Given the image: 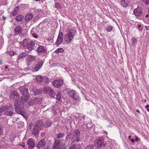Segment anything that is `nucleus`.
Listing matches in <instances>:
<instances>
[{
	"instance_id": "obj_1",
	"label": "nucleus",
	"mask_w": 149,
	"mask_h": 149,
	"mask_svg": "<svg viewBox=\"0 0 149 149\" xmlns=\"http://www.w3.org/2000/svg\"><path fill=\"white\" fill-rule=\"evenodd\" d=\"M29 99V96H22L21 97V102L17 101L15 102L14 106L16 112L18 114L22 116L23 117L26 118V111L24 108V103L27 101Z\"/></svg>"
},
{
	"instance_id": "obj_2",
	"label": "nucleus",
	"mask_w": 149,
	"mask_h": 149,
	"mask_svg": "<svg viewBox=\"0 0 149 149\" xmlns=\"http://www.w3.org/2000/svg\"><path fill=\"white\" fill-rule=\"evenodd\" d=\"M76 33L75 29L74 28H71L69 31L65 34L64 39L65 42L68 43H70L74 39Z\"/></svg>"
},
{
	"instance_id": "obj_3",
	"label": "nucleus",
	"mask_w": 149,
	"mask_h": 149,
	"mask_svg": "<svg viewBox=\"0 0 149 149\" xmlns=\"http://www.w3.org/2000/svg\"><path fill=\"white\" fill-rule=\"evenodd\" d=\"M28 39H25L23 41L24 47L25 49H27L29 51H31L35 47L36 43L33 41H31L28 42Z\"/></svg>"
},
{
	"instance_id": "obj_4",
	"label": "nucleus",
	"mask_w": 149,
	"mask_h": 149,
	"mask_svg": "<svg viewBox=\"0 0 149 149\" xmlns=\"http://www.w3.org/2000/svg\"><path fill=\"white\" fill-rule=\"evenodd\" d=\"M80 135V133L79 130H75L73 132L72 136V139L73 140V141L71 143V144L75 143L76 142H78L80 141L79 137Z\"/></svg>"
},
{
	"instance_id": "obj_5",
	"label": "nucleus",
	"mask_w": 149,
	"mask_h": 149,
	"mask_svg": "<svg viewBox=\"0 0 149 149\" xmlns=\"http://www.w3.org/2000/svg\"><path fill=\"white\" fill-rule=\"evenodd\" d=\"M53 148L54 149H66V146L64 144L62 143L60 141L56 140L53 145Z\"/></svg>"
},
{
	"instance_id": "obj_6",
	"label": "nucleus",
	"mask_w": 149,
	"mask_h": 149,
	"mask_svg": "<svg viewBox=\"0 0 149 149\" xmlns=\"http://www.w3.org/2000/svg\"><path fill=\"white\" fill-rule=\"evenodd\" d=\"M10 98L11 100H15V102L17 103L19 99V95L17 92L14 91L11 93Z\"/></svg>"
},
{
	"instance_id": "obj_7",
	"label": "nucleus",
	"mask_w": 149,
	"mask_h": 149,
	"mask_svg": "<svg viewBox=\"0 0 149 149\" xmlns=\"http://www.w3.org/2000/svg\"><path fill=\"white\" fill-rule=\"evenodd\" d=\"M63 81L60 79L54 80L52 82V84L55 88H58L60 87L63 84Z\"/></svg>"
},
{
	"instance_id": "obj_8",
	"label": "nucleus",
	"mask_w": 149,
	"mask_h": 149,
	"mask_svg": "<svg viewBox=\"0 0 149 149\" xmlns=\"http://www.w3.org/2000/svg\"><path fill=\"white\" fill-rule=\"evenodd\" d=\"M42 102V100L40 98H34L31 100H29L28 102L29 105L39 104Z\"/></svg>"
},
{
	"instance_id": "obj_9",
	"label": "nucleus",
	"mask_w": 149,
	"mask_h": 149,
	"mask_svg": "<svg viewBox=\"0 0 149 149\" xmlns=\"http://www.w3.org/2000/svg\"><path fill=\"white\" fill-rule=\"evenodd\" d=\"M43 91L46 93L49 94V95L52 97H54L55 95V93L54 91L49 87H44L43 89Z\"/></svg>"
},
{
	"instance_id": "obj_10",
	"label": "nucleus",
	"mask_w": 149,
	"mask_h": 149,
	"mask_svg": "<svg viewBox=\"0 0 149 149\" xmlns=\"http://www.w3.org/2000/svg\"><path fill=\"white\" fill-rule=\"evenodd\" d=\"M35 141L32 138L29 139L28 140L26 145L28 146V147L29 149H33L34 148L35 145Z\"/></svg>"
},
{
	"instance_id": "obj_11",
	"label": "nucleus",
	"mask_w": 149,
	"mask_h": 149,
	"mask_svg": "<svg viewBox=\"0 0 149 149\" xmlns=\"http://www.w3.org/2000/svg\"><path fill=\"white\" fill-rule=\"evenodd\" d=\"M68 94L74 100H77L79 99V97L77 95L76 92L75 90H71L69 91L68 93Z\"/></svg>"
},
{
	"instance_id": "obj_12",
	"label": "nucleus",
	"mask_w": 149,
	"mask_h": 149,
	"mask_svg": "<svg viewBox=\"0 0 149 149\" xmlns=\"http://www.w3.org/2000/svg\"><path fill=\"white\" fill-rule=\"evenodd\" d=\"M46 145V142L45 139H41L36 145V147L39 149L40 148H43Z\"/></svg>"
},
{
	"instance_id": "obj_13",
	"label": "nucleus",
	"mask_w": 149,
	"mask_h": 149,
	"mask_svg": "<svg viewBox=\"0 0 149 149\" xmlns=\"http://www.w3.org/2000/svg\"><path fill=\"white\" fill-rule=\"evenodd\" d=\"M95 145L97 148H99L104 147L105 146V143H103L101 139H99L95 141Z\"/></svg>"
},
{
	"instance_id": "obj_14",
	"label": "nucleus",
	"mask_w": 149,
	"mask_h": 149,
	"mask_svg": "<svg viewBox=\"0 0 149 149\" xmlns=\"http://www.w3.org/2000/svg\"><path fill=\"white\" fill-rule=\"evenodd\" d=\"M134 13L136 16L140 17L143 14L142 9L141 7H137L134 10Z\"/></svg>"
},
{
	"instance_id": "obj_15",
	"label": "nucleus",
	"mask_w": 149,
	"mask_h": 149,
	"mask_svg": "<svg viewBox=\"0 0 149 149\" xmlns=\"http://www.w3.org/2000/svg\"><path fill=\"white\" fill-rule=\"evenodd\" d=\"M39 128L37 125H35L33 127L32 134L36 137L38 136Z\"/></svg>"
},
{
	"instance_id": "obj_16",
	"label": "nucleus",
	"mask_w": 149,
	"mask_h": 149,
	"mask_svg": "<svg viewBox=\"0 0 149 149\" xmlns=\"http://www.w3.org/2000/svg\"><path fill=\"white\" fill-rule=\"evenodd\" d=\"M43 62L42 61H39L36 64L33 68V70L35 71H37L39 70L42 66Z\"/></svg>"
},
{
	"instance_id": "obj_17",
	"label": "nucleus",
	"mask_w": 149,
	"mask_h": 149,
	"mask_svg": "<svg viewBox=\"0 0 149 149\" xmlns=\"http://www.w3.org/2000/svg\"><path fill=\"white\" fill-rule=\"evenodd\" d=\"M63 33L62 32H60L59 33L57 40L56 42L57 45H60L63 40Z\"/></svg>"
},
{
	"instance_id": "obj_18",
	"label": "nucleus",
	"mask_w": 149,
	"mask_h": 149,
	"mask_svg": "<svg viewBox=\"0 0 149 149\" xmlns=\"http://www.w3.org/2000/svg\"><path fill=\"white\" fill-rule=\"evenodd\" d=\"M20 92L23 96H29V93L27 89L24 88L20 91Z\"/></svg>"
},
{
	"instance_id": "obj_19",
	"label": "nucleus",
	"mask_w": 149,
	"mask_h": 149,
	"mask_svg": "<svg viewBox=\"0 0 149 149\" xmlns=\"http://www.w3.org/2000/svg\"><path fill=\"white\" fill-rule=\"evenodd\" d=\"M37 51L39 53H45L47 52V49L42 46H39L37 48Z\"/></svg>"
},
{
	"instance_id": "obj_20",
	"label": "nucleus",
	"mask_w": 149,
	"mask_h": 149,
	"mask_svg": "<svg viewBox=\"0 0 149 149\" xmlns=\"http://www.w3.org/2000/svg\"><path fill=\"white\" fill-rule=\"evenodd\" d=\"M65 134L63 133H61L59 132L58 133L56 134V137L55 139V141L56 140H58L60 141V142H61V140L60 139L61 138H63L65 136Z\"/></svg>"
},
{
	"instance_id": "obj_21",
	"label": "nucleus",
	"mask_w": 149,
	"mask_h": 149,
	"mask_svg": "<svg viewBox=\"0 0 149 149\" xmlns=\"http://www.w3.org/2000/svg\"><path fill=\"white\" fill-rule=\"evenodd\" d=\"M33 16V14L32 13H29L27 14L25 16V19L26 21L28 22L31 19Z\"/></svg>"
},
{
	"instance_id": "obj_22",
	"label": "nucleus",
	"mask_w": 149,
	"mask_h": 149,
	"mask_svg": "<svg viewBox=\"0 0 149 149\" xmlns=\"http://www.w3.org/2000/svg\"><path fill=\"white\" fill-rule=\"evenodd\" d=\"M130 2V0H122L121 2V4L123 7H126Z\"/></svg>"
},
{
	"instance_id": "obj_23",
	"label": "nucleus",
	"mask_w": 149,
	"mask_h": 149,
	"mask_svg": "<svg viewBox=\"0 0 149 149\" xmlns=\"http://www.w3.org/2000/svg\"><path fill=\"white\" fill-rule=\"evenodd\" d=\"M22 29L21 26H17L14 29L15 32L16 34H20L22 32Z\"/></svg>"
},
{
	"instance_id": "obj_24",
	"label": "nucleus",
	"mask_w": 149,
	"mask_h": 149,
	"mask_svg": "<svg viewBox=\"0 0 149 149\" xmlns=\"http://www.w3.org/2000/svg\"><path fill=\"white\" fill-rule=\"evenodd\" d=\"M34 60L33 56L32 55H28L26 58V61L27 62H31Z\"/></svg>"
},
{
	"instance_id": "obj_25",
	"label": "nucleus",
	"mask_w": 149,
	"mask_h": 149,
	"mask_svg": "<svg viewBox=\"0 0 149 149\" xmlns=\"http://www.w3.org/2000/svg\"><path fill=\"white\" fill-rule=\"evenodd\" d=\"M52 125V121L50 120H48L44 123V127H50Z\"/></svg>"
},
{
	"instance_id": "obj_26",
	"label": "nucleus",
	"mask_w": 149,
	"mask_h": 149,
	"mask_svg": "<svg viewBox=\"0 0 149 149\" xmlns=\"http://www.w3.org/2000/svg\"><path fill=\"white\" fill-rule=\"evenodd\" d=\"M72 134L70 133H68L65 139V141L66 143L68 142V143H69L71 139Z\"/></svg>"
},
{
	"instance_id": "obj_27",
	"label": "nucleus",
	"mask_w": 149,
	"mask_h": 149,
	"mask_svg": "<svg viewBox=\"0 0 149 149\" xmlns=\"http://www.w3.org/2000/svg\"><path fill=\"white\" fill-rule=\"evenodd\" d=\"M36 80L39 82H41L44 80V78L40 75H38L36 77Z\"/></svg>"
},
{
	"instance_id": "obj_28",
	"label": "nucleus",
	"mask_w": 149,
	"mask_h": 149,
	"mask_svg": "<svg viewBox=\"0 0 149 149\" xmlns=\"http://www.w3.org/2000/svg\"><path fill=\"white\" fill-rule=\"evenodd\" d=\"M24 18V16L21 15H17L15 18V20L18 22L21 21Z\"/></svg>"
},
{
	"instance_id": "obj_29",
	"label": "nucleus",
	"mask_w": 149,
	"mask_h": 149,
	"mask_svg": "<svg viewBox=\"0 0 149 149\" xmlns=\"http://www.w3.org/2000/svg\"><path fill=\"white\" fill-rule=\"evenodd\" d=\"M79 141L78 142H76V144L75 143H73L72 144H71L73 146H74L76 147V149H79L81 148V146L80 144V143H79Z\"/></svg>"
},
{
	"instance_id": "obj_30",
	"label": "nucleus",
	"mask_w": 149,
	"mask_h": 149,
	"mask_svg": "<svg viewBox=\"0 0 149 149\" xmlns=\"http://www.w3.org/2000/svg\"><path fill=\"white\" fill-rule=\"evenodd\" d=\"M27 56V54L25 52H22L20 54L17 58L18 60H19L22 58H24Z\"/></svg>"
},
{
	"instance_id": "obj_31",
	"label": "nucleus",
	"mask_w": 149,
	"mask_h": 149,
	"mask_svg": "<svg viewBox=\"0 0 149 149\" xmlns=\"http://www.w3.org/2000/svg\"><path fill=\"white\" fill-rule=\"evenodd\" d=\"M35 125H38L39 128L40 127H44V123L41 120H39L38 121Z\"/></svg>"
},
{
	"instance_id": "obj_32",
	"label": "nucleus",
	"mask_w": 149,
	"mask_h": 149,
	"mask_svg": "<svg viewBox=\"0 0 149 149\" xmlns=\"http://www.w3.org/2000/svg\"><path fill=\"white\" fill-rule=\"evenodd\" d=\"M19 8L18 7H16L13 12V16L17 15L18 13V11L19 10Z\"/></svg>"
},
{
	"instance_id": "obj_33",
	"label": "nucleus",
	"mask_w": 149,
	"mask_h": 149,
	"mask_svg": "<svg viewBox=\"0 0 149 149\" xmlns=\"http://www.w3.org/2000/svg\"><path fill=\"white\" fill-rule=\"evenodd\" d=\"M6 109V111H11L13 110V107L12 105H10V106H5Z\"/></svg>"
},
{
	"instance_id": "obj_34",
	"label": "nucleus",
	"mask_w": 149,
	"mask_h": 149,
	"mask_svg": "<svg viewBox=\"0 0 149 149\" xmlns=\"http://www.w3.org/2000/svg\"><path fill=\"white\" fill-rule=\"evenodd\" d=\"M5 113L6 115L7 116H11L14 113V112L10 111H8L5 112Z\"/></svg>"
},
{
	"instance_id": "obj_35",
	"label": "nucleus",
	"mask_w": 149,
	"mask_h": 149,
	"mask_svg": "<svg viewBox=\"0 0 149 149\" xmlns=\"http://www.w3.org/2000/svg\"><path fill=\"white\" fill-rule=\"evenodd\" d=\"M64 52V49L62 48H59L56 50L55 52L57 53H58L59 52Z\"/></svg>"
},
{
	"instance_id": "obj_36",
	"label": "nucleus",
	"mask_w": 149,
	"mask_h": 149,
	"mask_svg": "<svg viewBox=\"0 0 149 149\" xmlns=\"http://www.w3.org/2000/svg\"><path fill=\"white\" fill-rule=\"evenodd\" d=\"M6 108L5 106H3L2 107L0 108V115H1L2 112L6 111Z\"/></svg>"
},
{
	"instance_id": "obj_37",
	"label": "nucleus",
	"mask_w": 149,
	"mask_h": 149,
	"mask_svg": "<svg viewBox=\"0 0 149 149\" xmlns=\"http://www.w3.org/2000/svg\"><path fill=\"white\" fill-rule=\"evenodd\" d=\"M113 28V27L112 26H108L106 29V30L108 32H110L111 31L112 29Z\"/></svg>"
},
{
	"instance_id": "obj_38",
	"label": "nucleus",
	"mask_w": 149,
	"mask_h": 149,
	"mask_svg": "<svg viewBox=\"0 0 149 149\" xmlns=\"http://www.w3.org/2000/svg\"><path fill=\"white\" fill-rule=\"evenodd\" d=\"M94 146L93 145L90 144L86 147V149H94Z\"/></svg>"
},
{
	"instance_id": "obj_39",
	"label": "nucleus",
	"mask_w": 149,
	"mask_h": 149,
	"mask_svg": "<svg viewBox=\"0 0 149 149\" xmlns=\"http://www.w3.org/2000/svg\"><path fill=\"white\" fill-rule=\"evenodd\" d=\"M8 54L11 56H13L15 54H16V52H14L13 51H10L8 52Z\"/></svg>"
},
{
	"instance_id": "obj_40",
	"label": "nucleus",
	"mask_w": 149,
	"mask_h": 149,
	"mask_svg": "<svg viewBox=\"0 0 149 149\" xmlns=\"http://www.w3.org/2000/svg\"><path fill=\"white\" fill-rule=\"evenodd\" d=\"M137 40L135 38H133L132 39V45H134L137 42Z\"/></svg>"
},
{
	"instance_id": "obj_41",
	"label": "nucleus",
	"mask_w": 149,
	"mask_h": 149,
	"mask_svg": "<svg viewBox=\"0 0 149 149\" xmlns=\"http://www.w3.org/2000/svg\"><path fill=\"white\" fill-rule=\"evenodd\" d=\"M56 99L59 101L61 99V95L59 93H57L56 95Z\"/></svg>"
},
{
	"instance_id": "obj_42",
	"label": "nucleus",
	"mask_w": 149,
	"mask_h": 149,
	"mask_svg": "<svg viewBox=\"0 0 149 149\" xmlns=\"http://www.w3.org/2000/svg\"><path fill=\"white\" fill-rule=\"evenodd\" d=\"M55 7L59 9H60L61 8L60 4L58 3H55Z\"/></svg>"
},
{
	"instance_id": "obj_43",
	"label": "nucleus",
	"mask_w": 149,
	"mask_h": 149,
	"mask_svg": "<svg viewBox=\"0 0 149 149\" xmlns=\"http://www.w3.org/2000/svg\"><path fill=\"white\" fill-rule=\"evenodd\" d=\"M143 1L147 5H148L149 3V0H143Z\"/></svg>"
},
{
	"instance_id": "obj_44",
	"label": "nucleus",
	"mask_w": 149,
	"mask_h": 149,
	"mask_svg": "<svg viewBox=\"0 0 149 149\" xmlns=\"http://www.w3.org/2000/svg\"><path fill=\"white\" fill-rule=\"evenodd\" d=\"M54 36H52V37H50L48 39H47V41H50V40H53L54 38Z\"/></svg>"
},
{
	"instance_id": "obj_45",
	"label": "nucleus",
	"mask_w": 149,
	"mask_h": 149,
	"mask_svg": "<svg viewBox=\"0 0 149 149\" xmlns=\"http://www.w3.org/2000/svg\"><path fill=\"white\" fill-rule=\"evenodd\" d=\"M44 81L45 82H47L49 80L46 77H45V78H44Z\"/></svg>"
},
{
	"instance_id": "obj_46",
	"label": "nucleus",
	"mask_w": 149,
	"mask_h": 149,
	"mask_svg": "<svg viewBox=\"0 0 149 149\" xmlns=\"http://www.w3.org/2000/svg\"><path fill=\"white\" fill-rule=\"evenodd\" d=\"M76 147L74 146H73V145H72L71 147H70L69 149H76Z\"/></svg>"
},
{
	"instance_id": "obj_47",
	"label": "nucleus",
	"mask_w": 149,
	"mask_h": 149,
	"mask_svg": "<svg viewBox=\"0 0 149 149\" xmlns=\"http://www.w3.org/2000/svg\"><path fill=\"white\" fill-rule=\"evenodd\" d=\"M32 36L34 37L35 38H37L38 37V36L37 35H36L35 33H33L32 34Z\"/></svg>"
},
{
	"instance_id": "obj_48",
	"label": "nucleus",
	"mask_w": 149,
	"mask_h": 149,
	"mask_svg": "<svg viewBox=\"0 0 149 149\" xmlns=\"http://www.w3.org/2000/svg\"><path fill=\"white\" fill-rule=\"evenodd\" d=\"M19 145L22 147H24L25 146V145L24 143L22 142V143L19 144Z\"/></svg>"
},
{
	"instance_id": "obj_49",
	"label": "nucleus",
	"mask_w": 149,
	"mask_h": 149,
	"mask_svg": "<svg viewBox=\"0 0 149 149\" xmlns=\"http://www.w3.org/2000/svg\"><path fill=\"white\" fill-rule=\"evenodd\" d=\"M43 149H49V147L48 145H47V146H46L45 147H44Z\"/></svg>"
},
{
	"instance_id": "obj_50",
	"label": "nucleus",
	"mask_w": 149,
	"mask_h": 149,
	"mask_svg": "<svg viewBox=\"0 0 149 149\" xmlns=\"http://www.w3.org/2000/svg\"><path fill=\"white\" fill-rule=\"evenodd\" d=\"M45 132H42L41 133V135L42 136H43L44 135H45Z\"/></svg>"
},
{
	"instance_id": "obj_51",
	"label": "nucleus",
	"mask_w": 149,
	"mask_h": 149,
	"mask_svg": "<svg viewBox=\"0 0 149 149\" xmlns=\"http://www.w3.org/2000/svg\"><path fill=\"white\" fill-rule=\"evenodd\" d=\"M135 139L136 141H137V142L138 141V138L137 136H135Z\"/></svg>"
},
{
	"instance_id": "obj_52",
	"label": "nucleus",
	"mask_w": 149,
	"mask_h": 149,
	"mask_svg": "<svg viewBox=\"0 0 149 149\" xmlns=\"http://www.w3.org/2000/svg\"><path fill=\"white\" fill-rule=\"evenodd\" d=\"M130 140L131 141V142L133 143H134L135 142L134 140L133 139H131Z\"/></svg>"
},
{
	"instance_id": "obj_53",
	"label": "nucleus",
	"mask_w": 149,
	"mask_h": 149,
	"mask_svg": "<svg viewBox=\"0 0 149 149\" xmlns=\"http://www.w3.org/2000/svg\"><path fill=\"white\" fill-rule=\"evenodd\" d=\"M146 108H148L149 107V105L148 104L145 107Z\"/></svg>"
},
{
	"instance_id": "obj_54",
	"label": "nucleus",
	"mask_w": 149,
	"mask_h": 149,
	"mask_svg": "<svg viewBox=\"0 0 149 149\" xmlns=\"http://www.w3.org/2000/svg\"><path fill=\"white\" fill-rule=\"evenodd\" d=\"M2 130H0V135H1L2 134Z\"/></svg>"
},
{
	"instance_id": "obj_55",
	"label": "nucleus",
	"mask_w": 149,
	"mask_h": 149,
	"mask_svg": "<svg viewBox=\"0 0 149 149\" xmlns=\"http://www.w3.org/2000/svg\"><path fill=\"white\" fill-rule=\"evenodd\" d=\"M149 16L148 14H146V18H148L149 17Z\"/></svg>"
},
{
	"instance_id": "obj_56",
	"label": "nucleus",
	"mask_w": 149,
	"mask_h": 149,
	"mask_svg": "<svg viewBox=\"0 0 149 149\" xmlns=\"http://www.w3.org/2000/svg\"><path fill=\"white\" fill-rule=\"evenodd\" d=\"M2 130V127L1 125H0V130Z\"/></svg>"
},
{
	"instance_id": "obj_57",
	"label": "nucleus",
	"mask_w": 149,
	"mask_h": 149,
	"mask_svg": "<svg viewBox=\"0 0 149 149\" xmlns=\"http://www.w3.org/2000/svg\"><path fill=\"white\" fill-rule=\"evenodd\" d=\"M136 111L138 113H140V111H139L138 110H136Z\"/></svg>"
},
{
	"instance_id": "obj_58",
	"label": "nucleus",
	"mask_w": 149,
	"mask_h": 149,
	"mask_svg": "<svg viewBox=\"0 0 149 149\" xmlns=\"http://www.w3.org/2000/svg\"><path fill=\"white\" fill-rule=\"evenodd\" d=\"M131 136H128V139H131Z\"/></svg>"
},
{
	"instance_id": "obj_59",
	"label": "nucleus",
	"mask_w": 149,
	"mask_h": 149,
	"mask_svg": "<svg viewBox=\"0 0 149 149\" xmlns=\"http://www.w3.org/2000/svg\"><path fill=\"white\" fill-rule=\"evenodd\" d=\"M141 25H139L138 26V27L139 28H140L141 27Z\"/></svg>"
},
{
	"instance_id": "obj_60",
	"label": "nucleus",
	"mask_w": 149,
	"mask_h": 149,
	"mask_svg": "<svg viewBox=\"0 0 149 149\" xmlns=\"http://www.w3.org/2000/svg\"><path fill=\"white\" fill-rule=\"evenodd\" d=\"M2 63V61L1 60H0V64H1Z\"/></svg>"
},
{
	"instance_id": "obj_61",
	"label": "nucleus",
	"mask_w": 149,
	"mask_h": 149,
	"mask_svg": "<svg viewBox=\"0 0 149 149\" xmlns=\"http://www.w3.org/2000/svg\"><path fill=\"white\" fill-rule=\"evenodd\" d=\"M147 111H149V108H148V109H147Z\"/></svg>"
},
{
	"instance_id": "obj_62",
	"label": "nucleus",
	"mask_w": 149,
	"mask_h": 149,
	"mask_svg": "<svg viewBox=\"0 0 149 149\" xmlns=\"http://www.w3.org/2000/svg\"><path fill=\"white\" fill-rule=\"evenodd\" d=\"M36 1H40V0H35Z\"/></svg>"
},
{
	"instance_id": "obj_63",
	"label": "nucleus",
	"mask_w": 149,
	"mask_h": 149,
	"mask_svg": "<svg viewBox=\"0 0 149 149\" xmlns=\"http://www.w3.org/2000/svg\"><path fill=\"white\" fill-rule=\"evenodd\" d=\"M146 102V100H144V102Z\"/></svg>"
},
{
	"instance_id": "obj_64",
	"label": "nucleus",
	"mask_w": 149,
	"mask_h": 149,
	"mask_svg": "<svg viewBox=\"0 0 149 149\" xmlns=\"http://www.w3.org/2000/svg\"><path fill=\"white\" fill-rule=\"evenodd\" d=\"M148 19L149 20V17H148Z\"/></svg>"
}]
</instances>
